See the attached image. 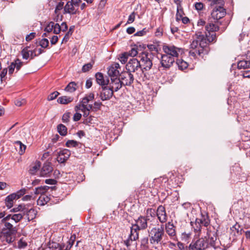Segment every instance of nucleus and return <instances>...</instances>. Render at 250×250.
Returning a JSON list of instances; mask_svg holds the SVG:
<instances>
[{"label":"nucleus","instance_id":"obj_48","mask_svg":"<svg viewBox=\"0 0 250 250\" xmlns=\"http://www.w3.org/2000/svg\"><path fill=\"white\" fill-rule=\"evenodd\" d=\"M54 26V22H49L44 29V31L47 33H50L53 31V26Z\"/></svg>","mask_w":250,"mask_h":250},{"label":"nucleus","instance_id":"obj_15","mask_svg":"<svg viewBox=\"0 0 250 250\" xmlns=\"http://www.w3.org/2000/svg\"><path fill=\"white\" fill-rule=\"evenodd\" d=\"M71 153L69 150L64 149L58 153L57 160L59 163H64L69 158Z\"/></svg>","mask_w":250,"mask_h":250},{"label":"nucleus","instance_id":"obj_30","mask_svg":"<svg viewBox=\"0 0 250 250\" xmlns=\"http://www.w3.org/2000/svg\"><path fill=\"white\" fill-rule=\"evenodd\" d=\"M57 130L58 132L62 136H64L67 134V129L66 127L62 124H59V125H58Z\"/></svg>","mask_w":250,"mask_h":250},{"label":"nucleus","instance_id":"obj_38","mask_svg":"<svg viewBox=\"0 0 250 250\" xmlns=\"http://www.w3.org/2000/svg\"><path fill=\"white\" fill-rule=\"evenodd\" d=\"M74 27L73 26H72L69 28L68 31L65 35L64 37H63V38L62 39V43L63 42H66L68 41V40L69 39L70 36H71L72 34V33L74 30Z\"/></svg>","mask_w":250,"mask_h":250},{"label":"nucleus","instance_id":"obj_31","mask_svg":"<svg viewBox=\"0 0 250 250\" xmlns=\"http://www.w3.org/2000/svg\"><path fill=\"white\" fill-rule=\"evenodd\" d=\"M176 63L179 68L181 70L185 69L188 67V63L182 59H177Z\"/></svg>","mask_w":250,"mask_h":250},{"label":"nucleus","instance_id":"obj_43","mask_svg":"<svg viewBox=\"0 0 250 250\" xmlns=\"http://www.w3.org/2000/svg\"><path fill=\"white\" fill-rule=\"evenodd\" d=\"M39 45L43 48H46L49 45V41L48 39L44 38L39 41Z\"/></svg>","mask_w":250,"mask_h":250},{"label":"nucleus","instance_id":"obj_25","mask_svg":"<svg viewBox=\"0 0 250 250\" xmlns=\"http://www.w3.org/2000/svg\"><path fill=\"white\" fill-rule=\"evenodd\" d=\"M3 233L5 234L6 243L11 244L14 241L16 233H11L9 231H6L5 230V232Z\"/></svg>","mask_w":250,"mask_h":250},{"label":"nucleus","instance_id":"obj_27","mask_svg":"<svg viewBox=\"0 0 250 250\" xmlns=\"http://www.w3.org/2000/svg\"><path fill=\"white\" fill-rule=\"evenodd\" d=\"M237 67L238 69H247L250 67V62L248 61L241 60L238 62Z\"/></svg>","mask_w":250,"mask_h":250},{"label":"nucleus","instance_id":"obj_41","mask_svg":"<svg viewBox=\"0 0 250 250\" xmlns=\"http://www.w3.org/2000/svg\"><path fill=\"white\" fill-rule=\"evenodd\" d=\"M23 215L24 214L21 213L14 214L12 215V220L14 221L16 223H18L22 219Z\"/></svg>","mask_w":250,"mask_h":250},{"label":"nucleus","instance_id":"obj_58","mask_svg":"<svg viewBox=\"0 0 250 250\" xmlns=\"http://www.w3.org/2000/svg\"><path fill=\"white\" fill-rule=\"evenodd\" d=\"M135 13L133 12L128 17L126 24H130L132 23L135 20Z\"/></svg>","mask_w":250,"mask_h":250},{"label":"nucleus","instance_id":"obj_53","mask_svg":"<svg viewBox=\"0 0 250 250\" xmlns=\"http://www.w3.org/2000/svg\"><path fill=\"white\" fill-rule=\"evenodd\" d=\"M46 190V187H38L35 188V190L34 191V193L35 194H42Z\"/></svg>","mask_w":250,"mask_h":250},{"label":"nucleus","instance_id":"obj_57","mask_svg":"<svg viewBox=\"0 0 250 250\" xmlns=\"http://www.w3.org/2000/svg\"><path fill=\"white\" fill-rule=\"evenodd\" d=\"M4 232H5V230L0 229V240L4 245H5V242L6 243V236L5 234L3 233Z\"/></svg>","mask_w":250,"mask_h":250},{"label":"nucleus","instance_id":"obj_55","mask_svg":"<svg viewBox=\"0 0 250 250\" xmlns=\"http://www.w3.org/2000/svg\"><path fill=\"white\" fill-rule=\"evenodd\" d=\"M183 13V10L182 9H179V7H177V12L176 14V21H178L181 20V19L182 17V14Z\"/></svg>","mask_w":250,"mask_h":250},{"label":"nucleus","instance_id":"obj_2","mask_svg":"<svg viewBox=\"0 0 250 250\" xmlns=\"http://www.w3.org/2000/svg\"><path fill=\"white\" fill-rule=\"evenodd\" d=\"M164 235L165 231L163 225H161L160 227H154L150 231H148L150 243L152 245L161 244Z\"/></svg>","mask_w":250,"mask_h":250},{"label":"nucleus","instance_id":"obj_6","mask_svg":"<svg viewBox=\"0 0 250 250\" xmlns=\"http://www.w3.org/2000/svg\"><path fill=\"white\" fill-rule=\"evenodd\" d=\"M124 86H130L134 82V76L127 70L122 72L119 77Z\"/></svg>","mask_w":250,"mask_h":250},{"label":"nucleus","instance_id":"obj_61","mask_svg":"<svg viewBox=\"0 0 250 250\" xmlns=\"http://www.w3.org/2000/svg\"><path fill=\"white\" fill-rule=\"evenodd\" d=\"M35 36L36 33L32 32L26 36L25 40L27 42H29L34 39L35 37Z\"/></svg>","mask_w":250,"mask_h":250},{"label":"nucleus","instance_id":"obj_18","mask_svg":"<svg viewBox=\"0 0 250 250\" xmlns=\"http://www.w3.org/2000/svg\"><path fill=\"white\" fill-rule=\"evenodd\" d=\"M95 78L96 82L101 87L108 85L109 83V79L101 72H97L95 74Z\"/></svg>","mask_w":250,"mask_h":250},{"label":"nucleus","instance_id":"obj_50","mask_svg":"<svg viewBox=\"0 0 250 250\" xmlns=\"http://www.w3.org/2000/svg\"><path fill=\"white\" fill-rule=\"evenodd\" d=\"M60 94V93L58 91H54L49 95L47 98L48 101H52L55 99Z\"/></svg>","mask_w":250,"mask_h":250},{"label":"nucleus","instance_id":"obj_21","mask_svg":"<svg viewBox=\"0 0 250 250\" xmlns=\"http://www.w3.org/2000/svg\"><path fill=\"white\" fill-rule=\"evenodd\" d=\"M140 230L137 227L134 226V224L132 225L128 236L131 241H136L139 238V231Z\"/></svg>","mask_w":250,"mask_h":250},{"label":"nucleus","instance_id":"obj_42","mask_svg":"<svg viewBox=\"0 0 250 250\" xmlns=\"http://www.w3.org/2000/svg\"><path fill=\"white\" fill-rule=\"evenodd\" d=\"M16 144H17V145H18L19 146V147H20V150L19 152V154L20 155L23 154L25 152V149L26 147V146L22 144L21 143V142L19 141H17L16 142Z\"/></svg>","mask_w":250,"mask_h":250},{"label":"nucleus","instance_id":"obj_28","mask_svg":"<svg viewBox=\"0 0 250 250\" xmlns=\"http://www.w3.org/2000/svg\"><path fill=\"white\" fill-rule=\"evenodd\" d=\"M27 210V208L25 205L21 204L17 207H15L11 210V211L14 212L20 211L23 214H25V211Z\"/></svg>","mask_w":250,"mask_h":250},{"label":"nucleus","instance_id":"obj_16","mask_svg":"<svg viewBox=\"0 0 250 250\" xmlns=\"http://www.w3.org/2000/svg\"><path fill=\"white\" fill-rule=\"evenodd\" d=\"M147 218L144 216L140 215L138 218L135 220L136 223L134 224V226L137 227L140 230H144L147 227Z\"/></svg>","mask_w":250,"mask_h":250},{"label":"nucleus","instance_id":"obj_32","mask_svg":"<svg viewBox=\"0 0 250 250\" xmlns=\"http://www.w3.org/2000/svg\"><path fill=\"white\" fill-rule=\"evenodd\" d=\"M196 222L200 223L205 227H207L209 224V220L208 216H202V219H196Z\"/></svg>","mask_w":250,"mask_h":250},{"label":"nucleus","instance_id":"obj_3","mask_svg":"<svg viewBox=\"0 0 250 250\" xmlns=\"http://www.w3.org/2000/svg\"><path fill=\"white\" fill-rule=\"evenodd\" d=\"M205 29L207 32H205V35L204 34V39L206 40L204 42L205 44L208 46V42H212L216 40L215 32L219 30V27L214 23H209L206 26Z\"/></svg>","mask_w":250,"mask_h":250},{"label":"nucleus","instance_id":"obj_44","mask_svg":"<svg viewBox=\"0 0 250 250\" xmlns=\"http://www.w3.org/2000/svg\"><path fill=\"white\" fill-rule=\"evenodd\" d=\"M128 57V55L127 52H125L122 54L119 58L120 61L123 64L127 62Z\"/></svg>","mask_w":250,"mask_h":250},{"label":"nucleus","instance_id":"obj_13","mask_svg":"<svg viewBox=\"0 0 250 250\" xmlns=\"http://www.w3.org/2000/svg\"><path fill=\"white\" fill-rule=\"evenodd\" d=\"M119 68H120V64L117 62L112 63L107 68V74L110 77V79L119 77L120 74L118 70Z\"/></svg>","mask_w":250,"mask_h":250},{"label":"nucleus","instance_id":"obj_45","mask_svg":"<svg viewBox=\"0 0 250 250\" xmlns=\"http://www.w3.org/2000/svg\"><path fill=\"white\" fill-rule=\"evenodd\" d=\"M230 229L232 231L234 230L236 231L237 234H241L242 231H243L242 229L240 228V226L237 223L230 228Z\"/></svg>","mask_w":250,"mask_h":250},{"label":"nucleus","instance_id":"obj_59","mask_svg":"<svg viewBox=\"0 0 250 250\" xmlns=\"http://www.w3.org/2000/svg\"><path fill=\"white\" fill-rule=\"evenodd\" d=\"M148 31V30L146 29V28H144L143 30L141 31H139L137 32H136L134 36H143L146 34L147 32Z\"/></svg>","mask_w":250,"mask_h":250},{"label":"nucleus","instance_id":"obj_8","mask_svg":"<svg viewBox=\"0 0 250 250\" xmlns=\"http://www.w3.org/2000/svg\"><path fill=\"white\" fill-rule=\"evenodd\" d=\"M223 6L216 5L211 13L212 18L216 21L224 17L226 14V9Z\"/></svg>","mask_w":250,"mask_h":250},{"label":"nucleus","instance_id":"obj_64","mask_svg":"<svg viewBox=\"0 0 250 250\" xmlns=\"http://www.w3.org/2000/svg\"><path fill=\"white\" fill-rule=\"evenodd\" d=\"M93 117L90 116L87 117H86L84 120L83 123L85 125H89V124L92 123Z\"/></svg>","mask_w":250,"mask_h":250},{"label":"nucleus","instance_id":"obj_5","mask_svg":"<svg viewBox=\"0 0 250 250\" xmlns=\"http://www.w3.org/2000/svg\"><path fill=\"white\" fill-rule=\"evenodd\" d=\"M204 33L201 31H197L193 37L192 42L190 43V48L197 49L199 46L205 47L208 46L204 44Z\"/></svg>","mask_w":250,"mask_h":250},{"label":"nucleus","instance_id":"obj_62","mask_svg":"<svg viewBox=\"0 0 250 250\" xmlns=\"http://www.w3.org/2000/svg\"><path fill=\"white\" fill-rule=\"evenodd\" d=\"M63 5H64L63 2H62V1L59 2L56 7L55 12L56 13H57L58 12V11L62 10L63 8Z\"/></svg>","mask_w":250,"mask_h":250},{"label":"nucleus","instance_id":"obj_46","mask_svg":"<svg viewBox=\"0 0 250 250\" xmlns=\"http://www.w3.org/2000/svg\"><path fill=\"white\" fill-rule=\"evenodd\" d=\"M93 63H94L89 62L83 65L82 69V71L83 72H86L88 71L92 68Z\"/></svg>","mask_w":250,"mask_h":250},{"label":"nucleus","instance_id":"obj_51","mask_svg":"<svg viewBox=\"0 0 250 250\" xmlns=\"http://www.w3.org/2000/svg\"><path fill=\"white\" fill-rule=\"evenodd\" d=\"M5 205L8 208H10L13 205V201L9 197L7 196L5 199Z\"/></svg>","mask_w":250,"mask_h":250},{"label":"nucleus","instance_id":"obj_52","mask_svg":"<svg viewBox=\"0 0 250 250\" xmlns=\"http://www.w3.org/2000/svg\"><path fill=\"white\" fill-rule=\"evenodd\" d=\"M53 31L55 34H58L61 31V26L58 23H55L54 26H53Z\"/></svg>","mask_w":250,"mask_h":250},{"label":"nucleus","instance_id":"obj_60","mask_svg":"<svg viewBox=\"0 0 250 250\" xmlns=\"http://www.w3.org/2000/svg\"><path fill=\"white\" fill-rule=\"evenodd\" d=\"M18 248H20V249H21V248H25L26 246H27V243L23 241L22 240V238L21 239L18 243Z\"/></svg>","mask_w":250,"mask_h":250},{"label":"nucleus","instance_id":"obj_63","mask_svg":"<svg viewBox=\"0 0 250 250\" xmlns=\"http://www.w3.org/2000/svg\"><path fill=\"white\" fill-rule=\"evenodd\" d=\"M26 192L25 188H22L20 190L18 191L16 194L17 196V199L20 198L21 196L23 195Z\"/></svg>","mask_w":250,"mask_h":250},{"label":"nucleus","instance_id":"obj_35","mask_svg":"<svg viewBox=\"0 0 250 250\" xmlns=\"http://www.w3.org/2000/svg\"><path fill=\"white\" fill-rule=\"evenodd\" d=\"M216 240V237L214 236L213 237H208V238L207 240L206 243L208 244V247L209 246L215 248V241Z\"/></svg>","mask_w":250,"mask_h":250},{"label":"nucleus","instance_id":"obj_11","mask_svg":"<svg viewBox=\"0 0 250 250\" xmlns=\"http://www.w3.org/2000/svg\"><path fill=\"white\" fill-rule=\"evenodd\" d=\"M208 248V244L203 238H200L195 242H192L188 246L189 250H202Z\"/></svg>","mask_w":250,"mask_h":250},{"label":"nucleus","instance_id":"obj_12","mask_svg":"<svg viewBox=\"0 0 250 250\" xmlns=\"http://www.w3.org/2000/svg\"><path fill=\"white\" fill-rule=\"evenodd\" d=\"M209 51V46H205V47L199 46L197 49H192L189 52L190 56L196 58V56H198L203 58L205 55H207Z\"/></svg>","mask_w":250,"mask_h":250},{"label":"nucleus","instance_id":"obj_1","mask_svg":"<svg viewBox=\"0 0 250 250\" xmlns=\"http://www.w3.org/2000/svg\"><path fill=\"white\" fill-rule=\"evenodd\" d=\"M138 58L140 59L141 68L142 69V74L146 76L145 71L149 70L152 67V60L154 54L147 51H141L139 54Z\"/></svg>","mask_w":250,"mask_h":250},{"label":"nucleus","instance_id":"obj_19","mask_svg":"<svg viewBox=\"0 0 250 250\" xmlns=\"http://www.w3.org/2000/svg\"><path fill=\"white\" fill-rule=\"evenodd\" d=\"M53 171L51 163L46 162L43 164L42 168L40 174L41 176H48L49 174Z\"/></svg>","mask_w":250,"mask_h":250},{"label":"nucleus","instance_id":"obj_39","mask_svg":"<svg viewBox=\"0 0 250 250\" xmlns=\"http://www.w3.org/2000/svg\"><path fill=\"white\" fill-rule=\"evenodd\" d=\"M140 53L139 52V49L138 46H135L134 47L132 48L131 49L128 53V56H130L132 57H135L137 55H139V54Z\"/></svg>","mask_w":250,"mask_h":250},{"label":"nucleus","instance_id":"obj_23","mask_svg":"<svg viewBox=\"0 0 250 250\" xmlns=\"http://www.w3.org/2000/svg\"><path fill=\"white\" fill-rule=\"evenodd\" d=\"M2 224H4V227L1 229V230H5L6 231H9L11 233H17V229L16 227H13V226L9 222H2Z\"/></svg>","mask_w":250,"mask_h":250},{"label":"nucleus","instance_id":"obj_29","mask_svg":"<svg viewBox=\"0 0 250 250\" xmlns=\"http://www.w3.org/2000/svg\"><path fill=\"white\" fill-rule=\"evenodd\" d=\"M77 84L74 82H71L65 88V90L69 92H73L77 89Z\"/></svg>","mask_w":250,"mask_h":250},{"label":"nucleus","instance_id":"obj_17","mask_svg":"<svg viewBox=\"0 0 250 250\" xmlns=\"http://www.w3.org/2000/svg\"><path fill=\"white\" fill-rule=\"evenodd\" d=\"M156 215L161 223H164L167 221V215L165 208L164 206L161 205L158 207Z\"/></svg>","mask_w":250,"mask_h":250},{"label":"nucleus","instance_id":"obj_47","mask_svg":"<svg viewBox=\"0 0 250 250\" xmlns=\"http://www.w3.org/2000/svg\"><path fill=\"white\" fill-rule=\"evenodd\" d=\"M78 142L74 140H68L66 142L65 146L68 147H76L78 146Z\"/></svg>","mask_w":250,"mask_h":250},{"label":"nucleus","instance_id":"obj_40","mask_svg":"<svg viewBox=\"0 0 250 250\" xmlns=\"http://www.w3.org/2000/svg\"><path fill=\"white\" fill-rule=\"evenodd\" d=\"M40 167V163L38 162L34 166H32L29 169V173L31 174H34Z\"/></svg>","mask_w":250,"mask_h":250},{"label":"nucleus","instance_id":"obj_14","mask_svg":"<svg viewBox=\"0 0 250 250\" xmlns=\"http://www.w3.org/2000/svg\"><path fill=\"white\" fill-rule=\"evenodd\" d=\"M110 82L109 81L108 85L113 92L114 91L116 92L118 91L123 86H124L119 78H112V79H110Z\"/></svg>","mask_w":250,"mask_h":250},{"label":"nucleus","instance_id":"obj_9","mask_svg":"<svg viewBox=\"0 0 250 250\" xmlns=\"http://www.w3.org/2000/svg\"><path fill=\"white\" fill-rule=\"evenodd\" d=\"M175 62V59L167 55H162L160 64L164 69H167L171 67Z\"/></svg>","mask_w":250,"mask_h":250},{"label":"nucleus","instance_id":"obj_7","mask_svg":"<svg viewBox=\"0 0 250 250\" xmlns=\"http://www.w3.org/2000/svg\"><path fill=\"white\" fill-rule=\"evenodd\" d=\"M114 92L108 85L101 87L99 89V93L97 96L103 101L110 100L113 96Z\"/></svg>","mask_w":250,"mask_h":250},{"label":"nucleus","instance_id":"obj_56","mask_svg":"<svg viewBox=\"0 0 250 250\" xmlns=\"http://www.w3.org/2000/svg\"><path fill=\"white\" fill-rule=\"evenodd\" d=\"M70 112H66L63 115V116L62 117V121L63 122V123H67L69 122V118L70 117Z\"/></svg>","mask_w":250,"mask_h":250},{"label":"nucleus","instance_id":"obj_24","mask_svg":"<svg viewBox=\"0 0 250 250\" xmlns=\"http://www.w3.org/2000/svg\"><path fill=\"white\" fill-rule=\"evenodd\" d=\"M73 100V98L70 97L62 96L57 99V102L59 104H66L71 103Z\"/></svg>","mask_w":250,"mask_h":250},{"label":"nucleus","instance_id":"obj_49","mask_svg":"<svg viewBox=\"0 0 250 250\" xmlns=\"http://www.w3.org/2000/svg\"><path fill=\"white\" fill-rule=\"evenodd\" d=\"M13 63L15 64V67L17 71H19L21 69V67L23 65V62H21L18 59H17Z\"/></svg>","mask_w":250,"mask_h":250},{"label":"nucleus","instance_id":"obj_26","mask_svg":"<svg viewBox=\"0 0 250 250\" xmlns=\"http://www.w3.org/2000/svg\"><path fill=\"white\" fill-rule=\"evenodd\" d=\"M26 214L27 218L28 221L33 220L35 218L36 215V211L33 208L28 209L25 211V214Z\"/></svg>","mask_w":250,"mask_h":250},{"label":"nucleus","instance_id":"obj_33","mask_svg":"<svg viewBox=\"0 0 250 250\" xmlns=\"http://www.w3.org/2000/svg\"><path fill=\"white\" fill-rule=\"evenodd\" d=\"M30 46H26L21 50V55L24 59L27 60L30 57Z\"/></svg>","mask_w":250,"mask_h":250},{"label":"nucleus","instance_id":"obj_22","mask_svg":"<svg viewBox=\"0 0 250 250\" xmlns=\"http://www.w3.org/2000/svg\"><path fill=\"white\" fill-rule=\"evenodd\" d=\"M165 228L166 232L169 236L173 237L176 235L175 227L170 222H168L166 224Z\"/></svg>","mask_w":250,"mask_h":250},{"label":"nucleus","instance_id":"obj_4","mask_svg":"<svg viewBox=\"0 0 250 250\" xmlns=\"http://www.w3.org/2000/svg\"><path fill=\"white\" fill-rule=\"evenodd\" d=\"M126 70L129 72L135 73L139 76L142 74V69L141 68L140 62L136 58L130 59L125 65Z\"/></svg>","mask_w":250,"mask_h":250},{"label":"nucleus","instance_id":"obj_54","mask_svg":"<svg viewBox=\"0 0 250 250\" xmlns=\"http://www.w3.org/2000/svg\"><path fill=\"white\" fill-rule=\"evenodd\" d=\"M210 2V5L216 4V5H224V1L223 0H208Z\"/></svg>","mask_w":250,"mask_h":250},{"label":"nucleus","instance_id":"obj_37","mask_svg":"<svg viewBox=\"0 0 250 250\" xmlns=\"http://www.w3.org/2000/svg\"><path fill=\"white\" fill-rule=\"evenodd\" d=\"M60 246V244L53 241H49L47 243L48 248L51 250H55Z\"/></svg>","mask_w":250,"mask_h":250},{"label":"nucleus","instance_id":"obj_34","mask_svg":"<svg viewBox=\"0 0 250 250\" xmlns=\"http://www.w3.org/2000/svg\"><path fill=\"white\" fill-rule=\"evenodd\" d=\"M156 214V211L154 209L152 208H148L146 212V216H144L147 218V220H149V217H154Z\"/></svg>","mask_w":250,"mask_h":250},{"label":"nucleus","instance_id":"obj_10","mask_svg":"<svg viewBox=\"0 0 250 250\" xmlns=\"http://www.w3.org/2000/svg\"><path fill=\"white\" fill-rule=\"evenodd\" d=\"M163 50L166 53L165 55L170 56L175 59L178 57L179 55L178 52L180 51V48L176 47L174 45H164L163 46Z\"/></svg>","mask_w":250,"mask_h":250},{"label":"nucleus","instance_id":"obj_36","mask_svg":"<svg viewBox=\"0 0 250 250\" xmlns=\"http://www.w3.org/2000/svg\"><path fill=\"white\" fill-rule=\"evenodd\" d=\"M148 237H144L141 240V247L143 250H146L148 249Z\"/></svg>","mask_w":250,"mask_h":250},{"label":"nucleus","instance_id":"obj_20","mask_svg":"<svg viewBox=\"0 0 250 250\" xmlns=\"http://www.w3.org/2000/svg\"><path fill=\"white\" fill-rule=\"evenodd\" d=\"M78 9V8L74 6L70 2L68 1L64 7L63 14L68 13L72 15L76 14Z\"/></svg>","mask_w":250,"mask_h":250}]
</instances>
